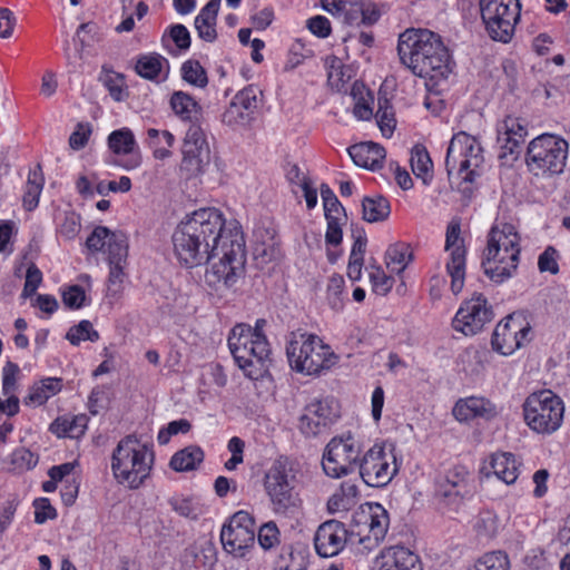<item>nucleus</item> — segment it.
<instances>
[{
    "label": "nucleus",
    "instance_id": "obj_61",
    "mask_svg": "<svg viewBox=\"0 0 570 570\" xmlns=\"http://www.w3.org/2000/svg\"><path fill=\"white\" fill-rule=\"evenodd\" d=\"M558 252L552 247H547L538 258V268L541 273L549 272L550 274H557L559 272V265L557 262Z\"/></svg>",
    "mask_w": 570,
    "mask_h": 570
},
{
    "label": "nucleus",
    "instance_id": "obj_48",
    "mask_svg": "<svg viewBox=\"0 0 570 570\" xmlns=\"http://www.w3.org/2000/svg\"><path fill=\"white\" fill-rule=\"evenodd\" d=\"M169 40L180 50H188L190 48V33L184 24L177 23L168 28V31L163 36V45L167 46Z\"/></svg>",
    "mask_w": 570,
    "mask_h": 570
},
{
    "label": "nucleus",
    "instance_id": "obj_5",
    "mask_svg": "<svg viewBox=\"0 0 570 570\" xmlns=\"http://www.w3.org/2000/svg\"><path fill=\"white\" fill-rule=\"evenodd\" d=\"M154 451L134 435L121 439L111 456V470L119 483L138 489L149 476Z\"/></svg>",
    "mask_w": 570,
    "mask_h": 570
},
{
    "label": "nucleus",
    "instance_id": "obj_18",
    "mask_svg": "<svg viewBox=\"0 0 570 570\" xmlns=\"http://www.w3.org/2000/svg\"><path fill=\"white\" fill-rule=\"evenodd\" d=\"M445 252L450 254L446 263V272L451 277V291L459 294L465 279L466 249L464 240L461 238V225L458 220H452L446 227Z\"/></svg>",
    "mask_w": 570,
    "mask_h": 570
},
{
    "label": "nucleus",
    "instance_id": "obj_15",
    "mask_svg": "<svg viewBox=\"0 0 570 570\" xmlns=\"http://www.w3.org/2000/svg\"><path fill=\"white\" fill-rule=\"evenodd\" d=\"M354 522L358 543L370 552L385 538L390 520L387 511L380 503H373L355 513Z\"/></svg>",
    "mask_w": 570,
    "mask_h": 570
},
{
    "label": "nucleus",
    "instance_id": "obj_53",
    "mask_svg": "<svg viewBox=\"0 0 570 570\" xmlns=\"http://www.w3.org/2000/svg\"><path fill=\"white\" fill-rule=\"evenodd\" d=\"M112 232L105 226H97L86 240V247L91 253L100 252L107 246Z\"/></svg>",
    "mask_w": 570,
    "mask_h": 570
},
{
    "label": "nucleus",
    "instance_id": "obj_10",
    "mask_svg": "<svg viewBox=\"0 0 570 570\" xmlns=\"http://www.w3.org/2000/svg\"><path fill=\"white\" fill-rule=\"evenodd\" d=\"M363 453L362 442L351 433L334 436L326 444L322 466L325 474L340 479L354 473Z\"/></svg>",
    "mask_w": 570,
    "mask_h": 570
},
{
    "label": "nucleus",
    "instance_id": "obj_4",
    "mask_svg": "<svg viewBox=\"0 0 570 570\" xmlns=\"http://www.w3.org/2000/svg\"><path fill=\"white\" fill-rule=\"evenodd\" d=\"M228 347L237 366L250 380L266 372L271 345L265 334L252 331L247 324L235 325L228 335Z\"/></svg>",
    "mask_w": 570,
    "mask_h": 570
},
{
    "label": "nucleus",
    "instance_id": "obj_56",
    "mask_svg": "<svg viewBox=\"0 0 570 570\" xmlns=\"http://www.w3.org/2000/svg\"><path fill=\"white\" fill-rule=\"evenodd\" d=\"M19 366L16 363L7 362L2 371V392L3 395H16L17 375Z\"/></svg>",
    "mask_w": 570,
    "mask_h": 570
},
{
    "label": "nucleus",
    "instance_id": "obj_12",
    "mask_svg": "<svg viewBox=\"0 0 570 570\" xmlns=\"http://www.w3.org/2000/svg\"><path fill=\"white\" fill-rule=\"evenodd\" d=\"M480 11L490 38L509 42L520 19V0H480Z\"/></svg>",
    "mask_w": 570,
    "mask_h": 570
},
{
    "label": "nucleus",
    "instance_id": "obj_36",
    "mask_svg": "<svg viewBox=\"0 0 570 570\" xmlns=\"http://www.w3.org/2000/svg\"><path fill=\"white\" fill-rule=\"evenodd\" d=\"M412 259L413 249L409 243H395L391 245L385 253L386 265L395 273H402Z\"/></svg>",
    "mask_w": 570,
    "mask_h": 570
},
{
    "label": "nucleus",
    "instance_id": "obj_27",
    "mask_svg": "<svg viewBox=\"0 0 570 570\" xmlns=\"http://www.w3.org/2000/svg\"><path fill=\"white\" fill-rule=\"evenodd\" d=\"M490 466L500 481L511 485L521 473L522 461L511 452H495L491 455Z\"/></svg>",
    "mask_w": 570,
    "mask_h": 570
},
{
    "label": "nucleus",
    "instance_id": "obj_45",
    "mask_svg": "<svg viewBox=\"0 0 570 570\" xmlns=\"http://www.w3.org/2000/svg\"><path fill=\"white\" fill-rule=\"evenodd\" d=\"M375 116L382 134L386 137L392 136L396 120L393 107L386 98H379V108Z\"/></svg>",
    "mask_w": 570,
    "mask_h": 570
},
{
    "label": "nucleus",
    "instance_id": "obj_32",
    "mask_svg": "<svg viewBox=\"0 0 570 570\" xmlns=\"http://www.w3.org/2000/svg\"><path fill=\"white\" fill-rule=\"evenodd\" d=\"M98 80L108 90L115 101L120 102L128 98V87L122 73L116 72L107 66H102Z\"/></svg>",
    "mask_w": 570,
    "mask_h": 570
},
{
    "label": "nucleus",
    "instance_id": "obj_41",
    "mask_svg": "<svg viewBox=\"0 0 570 570\" xmlns=\"http://www.w3.org/2000/svg\"><path fill=\"white\" fill-rule=\"evenodd\" d=\"M109 264H127L128 244L125 235L114 233L107 243Z\"/></svg>",
    "mask_w": 570,
    "mask_h": 570
},
{
    "label": "nucleus",
    "instance_id": "obj_2",
    "mask_svg": "<svg viewBox=\"0 0 570 570\" xmlns=\"http://www.w3.org/2000/svg\"><path fill=\"white\" fill-rule=\"evenodd\" d=\"M397 52L415 76L439 78L449 71V50L441 36L429 29L405 30L399 37Z\"/></svg>",
    "mask_w": 570,
    "mask_h": 570
},
{
    "label": "nucleus",
    "instance_id": "obj_59",
    "mask_svg": "<svg viewBox=\"0 0 570 570\" xmlns=\"http://www.w3.org/2000/svg\"><path fill=\"white\" fill-rule=\"evenodd\" d=\"M344 278L341 275H333L327 285V299L333 308H341L343 303L341 295L344 291Z\"/></svg>",
    "mask_w": 570,
    "mask_h": 570
},
{
    "label": "nucleus",
    "instance_id": "obj_14",
    "mask_svg": "<svg viewBox=\"0 0 570 570\" xmlns=\"http://www.w3.org/2000/svg\"><path fill=\"white\" fill-rule=\"evenodd\" d=\"M356 471L366 485L386 487L399 471L393 445L387 449L385 443H375L367 451H363Z\"/></svg>",
    "mask_w": 570,
    "mask_h": 570
},
{
    "label": "nucleus",
    "instance_id": "obj_7",
    "mask_svg": "<svg viewBox=\"0 0 570 570\" xmlns=\"http://www.w3.org/2000/svg\"><path fill=\"white\" fill-rule=\"evenodd\" d=\"M295 474L286 456L277 458L266 471L264 489L275 514L288 517L298 509L301 500L295 492Z\"/></svg>",
    "mask_w": 570,
    "mask_h": 570
},
{
    "label": "nucleus",
    "instance_id": "obj_9",
    "mask_svg": "<svg viewBox=\"0 0 570 570\" xmlns=\"http://www.w3.org/2000/svg\"><path fill=\"white\" fill-rule=\"evenodd\" d=\"M524 422L538 434L550 435L563 422V401L550 390L531 393L522 405Z\"/></svg>",
    "mask_w": 570,
    "mask_h": 570
},
{
    "label": "nucleus",
    "instance_id": "obj_58",
    "mask_svg": "<svg viewBox=\"0 0 570 570\" xmlns=\"http://www.w3.org/2000/svg\"><path fill=\"white\" fill-rule=\"evenodd\" d=\"M35 507V522L38 524H42L48 520H53L57 518V511L51 505L49 499L40 498L36 499L33 502Z\"/></svg>",
    "mask_w": 570,
    "mask_h": 570
},
{
    "label": "nucleus",
    "instance_id": "obj_42",
    "mask_svg": "<svg viewBox=\"0 0 570 570\" xmlns=\"http://www.w3.org/2000/svg\"><path fill=\"white\" fill-rule=\"evenodd\" d=\"M99 337V333L94 328L91 322L87 320L71 326L66 334V338L75 346H78L82 341L97 342Z\"/></svg>",
    "mask_w": 570,
    "mask_h": 570
},
{
    "label": "nucleus",
    "instance_id": "obj_50",
    "mask_svg": "<svg viewBox=\"0 0 570 570\" xmlns=\"http://www.w3.org/2000/svg\"><path fill=\"white\" fill-rule=\"evenodd\" d=\"M80 216L75 212H65L59 222V233L67 239H73L80 230Z\"/></svg>",
    "mask_w": 570,
    "mask_h": 570
},
{
    "label": "nucleus",
    "instance_id": "obj_22",
    "mask_svg": "<svg viewBox=\"0 0 570 570\" xmlns=\"http://www.w3.org/2000/svg\"><path fill=\"white\" fill-rule=\"evenodd\" d=\"M338 417L333 402L327 400H314L306 405L305 412L299 417L298 429L306 436H315Z\"/></svg>",
    "mask_w": 570,
    "mask_h": 570
},
{
    "label": "nucleus",
    "instance_id": "obj_52",
    "mask_svg": "<svg viewBox=\"0 0 570 570\" xmlns=\"http://www.w3.org/2000/svg\"><path fill=\"white\" fill-rule=\"evenodd\" d=\"M498 132L524 140L528 131L519 118L508 116L498 127Z\"/></svg>",
    "mask_w": 570,
    "mask_h": 570
},
{
    "label": "nucleus",
    "instance_id": "obj_63",
    "mask_svg": "<svg viewBox=\"0 0 570 570\" xmlns=\"http://www.w3.org/2000/svg\"><path fill=\"white\" fill-rule=\"evenodd\" d=\"M475 528L479 534L491 538L498 531V518L492 512H483L479 515Z\"/></svg>",
    "mask_w": 570,
    "mask_h": 570
},
{
    "label": "nucleus",
    "instance_id": "obj_49",
    "mask_svg": "<svg viewBox=\"0 0 570 570\" xmlns=\"http://www.w3.org/2000/svg\"><path fill=\"white\" fill-rule=\"evenodd\" d=\"M308 561L303 552L288 548L281 554L276 570H307Z\"/></svg>",
    "mask_w": 570,
    "mask_h": 570
},
{
    "label": "nucleus",
    "instance_id": "obj_28",
    "mask_svg": "<svg viewBox=\"0 0 570 570\" xmlns=\"http://www.w3.org/2000/svg\"><path fill=\"white\" fill-rule=\"evenodd\" d=\"M169 104L171 110L180 120L202 126L203 108L191 95L184 91H174Z\"/></svg>",
    "mask_w": 570,
    "mask_h": 570
},
{
    "label": "nucleus",
    "instance_id": "obj_30",
    "mask_svg": "<svg viewBox=\"0 0 570 570\" xmlns=\"http://www.w3.org/2000/svg\"><path fill=\"white\" fill-rule=\"evenodd\" d=\"M88 416L86 414L63 415L57 417L50 424V432L58 438L79 439L88 426Z\"/></svg>",
    "mask_w": 570,
    "mask_h": 570
},
{
    "label": "nucleus",
    "instance_id": "obj_19",
    "mask_svg": "<svg viewBox=\"0 0 570 570\" xmlns=\"http://www.w3.org/2000/svg\"><path fill=\"white\" fill-rule=\"evenodd\" d=\"M473 492L474 482L464 465H453L436 481L435 495L448 504H459Z\"/></svg>",
    "mask_w": 570,
    "mask_h": 570
},
{
    "label": "nucleus",
    "instance_id": "obj_39",
    "mask_svg": "<svg viewBox=\"0 0 570 570\" xmlns=\"http://www.w3.org/2000/svg\"><path fill=\"white\" fill-rule=\"evenodd\" d=\"M165 62L167 60L158 53L144 55L138 58L135 69L140 77L155 80L160 75Z\"/></svg>",
    "mask_w": 570,
    "mask_h": 570
},
{
    "label": "nucleus",
    "instance_id": "obj_13",
    "mask_svg": "<svg viewBox=\"0 0 570 570\" xmlns=\"http://www.w3.org/2000/svg\"><path fill=\"white\" fill-rule=\"evenodd\" d=\"M256 523L244 510L235 512L223 524L220 542L224 551L236 559H248L255 547Z\"/></svg>",
    "mask_w": 570,
    "mask_h": 570
},
{
    "label": "nucleus",
    "instance_id": "obj_54",
    "mask_svg": "<svg viewBox=\"0 0 570 570\" xmlns=\"http://www.w3.org/2000/svg\"><path fill=\"white\" fill-rule=\"evenodd\" d=\"M370 279L374 293L383 296L392 289L394 283V279L391 276H387L381 267H375L370 273Z\"/></svg>",
    "mask_w": 570,
    "mask_h": 570
},
{
    "label": "nucleus",
    "instance_id": "obj_21",
    "mask_svg": "<svg viewBox=\"0 0 570 570\" xmlns=\"http://www.w3.org/2000/svg\"><path fill=\"white\" fill-rule=\"evenodd\" d=\"M348 540L345 524L337 520H327L316 530L314 547L322 558H332L343 551Z\"/></svg>",
    "mask_w": 570,
    "mask_h": 570
},
{
    "label": "nucleus",
    "instance_id": "obj_25",
    "mask_svg": "<svg viewBox=\"0 0 570 570\" xmlns=\"http://www.w3.org/2000/svg\"><path fill=\"white\" fill-rule=\"evenodd\" d=\"M452 413L460 422H468L478 417L490 421L498 415L494 403L485 397L469 396L460 399L453 406Z\"/></svg>",
    "mask_w": 570,
    "mask_h": 570
},
{
    "label": "nucleus",
    "instance_id": "obj_31",
    "mask_svg": "<svg viewBox=\"0 0 570 570\" xmlns=\"http://www.w3.org/2000/svg\"><path fill=\"white\" fill-rule=\"evenodd\" d=\"M358 488L351 482H343L330 497L327 510L330 513L348 511L357 503Z\"/></svg>",
    "mask_w": 570,
    "mask_h": 570
},
{
    "label": "nucleus",
    "instance_id": "obj_20",
    "mask_svg": "<svg viewBox=\"0 0 570 570\" xmlns=\"http://www.w3.org/2000/svg\"><path fill=\"white\" fill-rule=\"evenodd\" d=\"M184 169L199 174L209 161V147L200 125H189L181 147Z\"/></svg>",
    "mask_w": 570,
    "mask_h": 570
},
{
    "label": "nucleus",
    "instance_id": "obj_43",
    "mask_svg": "<svg viewBox=\"0 0 570 570\" xmlns=\"http://www.w3.org/2000/svg\"><path fill=\"white\" fill-rule=\"evenodd\" d=\"M183 79L198 88H204L208 83L207 72L198 60H187L181 66Z\"/></svg>",
    "mask_w": 570,
    "mask_h": 570
},
{
    "label": "nucleus",
    "instance_id": "obj_51",
    "mask_svg": "<svg viewBox=\"0 0 570 570\" xmlns=\"http://www.w3.org/2000/svg\"><path fill=\"white\" fill-rule=\"evenodd\" d=\"M169 504H170L171 509L176 513H178L180 517H184V518H187L190 520L198 519V517L200 514V510L197 507V504H195L193 502V500L187 499V498H171L169 500Z\"/></svg>",
    "mask_w": 570,
    "mask_h": 570
},
{
    "label": "nucleus",
    "instance_id": "obj_29",
    "mask_svg": "<svg viewBox=\"0 0 570 570\" xmlns=\"http://www.w3.org/2000/svg\"><path fill=\"white\" fill-rule=\"evenodd\" d=\"M220 2L222 0H209L195 18L197 36L206 42H214L217 39L216 23Z\"/></svg>",
    "mask_w": 570,
    "mask_h": 570
},
{
    "label": "nucleus",
    "instance_id": "obj_23",
    "mask_svg": "<svg viewBox=\"0 0 570 570\" xmlns=\"http://www.w3.org/2000/svg\"><path fill=\"white\" fill-rule=\"evenodd\" d=\"M373 570H424L422 560L404 546L384 548L374 560Z\"/></svg>",
    "mask_w": 570,
    "mask_h": 570
},
{
    "label": "nucleus",
    "instance_id": "obj_6",
    "mask_svg": "<svg viewBox=\"0 0 570 570\" xmlns=\"http://www.w3.org/2000/svg\"><path fill=\"white\" fill-rule=\"evenodd\" d=\"M289 365L296 372L313 375L328 370L337 356L327 344L314 334H294L286 346Z\"/></svg>",
    "mask_w": 570,
    "mask_h": 570
},
{
    "label": "nucleus",
    "instance_id": "obj_34",
    "mask_svg": "<svg viewBox=\"0 0 570 570\" xmlns=\"http://www.w3.org/2000/svg\"><path fill=\"white\" fill-rule=\"evenodd\" d=\"M62 380L59 377H46L39 383H36L29 391L28 396L24 399L26 404L42 405L50 397L55 396L61 391Z\"/></svg>",
    "mask_w": 570,
    "mask_h": 570
},
{
    "label": "nucleus",
    "instance_id": "obj_62",
    "mask_svg": "<svg viewBox=\"0 0 570 570\" xmlns=\"http://www.w3.org/2000/svg\"><path fill=\"white\" fill-rule=\"evenodd\" d=\"M41 282L42 273L35 264H31L27 269L26 282L22 289V297L27 298L32 296L37 292Z\"/></svg>",
    "mask_w": 570,
    "mask_h": 570
},
{
    "label": "nucleus",
    "instance_id": "obj_46",
    "mask_svg": "<svg viewBox=\"0 0 570 570\" xmlns=\"http://www.w3.org/2000/svg\"><path fill=\"white\" fill-rule=\"evenodd\" d=\"M258 94L259 89L250 85L239 90L232 100L253 118L258 106Z\"/></svg>",
    "mask_w": 570,
    "mask_h": 570
},
{
    "label": "nucleus",
    "instance_id": "obj_57",
    "mask_svg": "<svg viewBox=\"0 0 570 570\" xmlns=\"http://www.w3.org/2000/svg\"><path fill=\"white\" fill-rule=\"evenodd\" d=\"M361 7L362 26L371 27L377 23L382 17L380 6L371 0H361Z\"/></svg>",
    "mask_w": 570,
    "mask_h": 570
},
{
    "label": "nucleus",
    "instance_id": "obj_38",
    "mask_svg": "<svg viewBox=\"0 0 570 570\" xmlns=\"http://www.w3.org/2000/svg\"><path fill=\"white\" fill-rule=\"evenodd\" d=\"M411 167L417 178L428 183L432 178L433 163L425 147L416 145L411 151Z\"/></svg>",
    "mask_w": 570,
    "mask_h": 570
},
{
    "label": "nucleus",
    "instance_id": "obj_17",
    "mask_svg": "<svg viewBox=\"0 0 570 570\" xmlns=\"http://www.w3.org/2000/svg\"><path fill=\"white\" fill-rule=\"evenodd\" d=\"M530 335L531 326L522 315H509L495 326L491 345L495 352L508 356L529 343Z\"/></svg>",
    "mask_w": 570,
    "mask_h": 570
},
{
    "label": "nucleus",
    "instance_id": "obj_47",
    "mask_svg": "<svg viewBox=\"0 0 570 570\" xmlns=\"http://www.w3.org/2000/svg\"><path fill=\"white\" fill-rule=\"evenodd\" d=\"M252 119L253 118L249 114L243 111L242 108L233 100H230L229 105L220 116L222 122L232 128L244 127L248 125Z\"/></svg>",
    "mask_w": 570,
    "mask_h": 570
},
{
    "label": "nucleus",
    "instance_id": "obj_24",
    "mask_svg": "<svg viewBox=\"0 0 570 570\" xmlns=\"http://www.w3.org/2000/svg\"><path fill=\"white\" fill-rule=\"evenodd\" d=\"M109 149L118 156L126 158L118 163L119 166L127 170L135 169L141 164V155L132 131L129 128L114 130L108 136Z\"/></svg>",
    "mask_w": 570,
    "mask_h": 570
},
{
    "label": "nucleus",
    "instance_id": "obj_55",
    "mask_svg": "<svg viewBox=\"0 0 570 570\" xmlns=\"http://www.w3.org/2000/svg\"><path fill=\"white\" fill-rule=\"evenodd\" d=\"M86 293L79 285H71L62 291L63 304L72 309H79L85 305Z\"/></svg>",
    "mask_w": 570,
    "mask_h": 570
},
{
    "label": "nucleus",
    "instance_id": "obj_11",
    "mask_svg": "<svg viewBox=\"0 0 570 570\" xmlns=\"http://www.w3.org/2000/svg\"><path fill=\"white\" fill-rule=\"evenodd\" d=\"M483 161V148L474 136L460 131L452 137L445 157L449 175L458 170L463 181L473 183Z\"/></svg>",
    "mask_w": 570,
    "mask_h": 570
},
{
    "label": "nucleus",
    "instance_id": "obj_1",
    "mask_svg": "<svg viewBox=\"0 0 570 570\" xmlns=\"http://www.w3.org/2000/svg\"><path fill=\"white\" fill-rule=\"evenodd\" d=\"M171 243L178 262L196 267L218 257L206 272V282L217 289L233 287L244 274L245 238L240 224L227 222L215 207L194 210L177 225Z\"/></svg>",
    "mask_w": 570,
    "mask_h": 570
},
{
    "label": "nucleus",
    "instance_id": "obj_64",
    "mask_svg": "<svg viewBox=\"0 0 570 570\" xmlns=\"http://www.w3.org/2000/svg\"><path fill=\"white\" fill-rule=\"evenodd\" d=\"M195 568L197 570H210L217 562L216 549L212 546L203 548L195 556Z\"/></svg>",
    "mask_w": 570,
    "mask_h": 570
},
{
    "label": "nucleus",
    "instance_id": "obj_3",
    "mask_svg": "<svg viewBox=\"0 0 570 570\" xmlns=\"http://www.w3.org/2000/svg\"><path fill=\"white\" fill-rule=\"evenodd\" d=\"M520 235L514 225L497 222L488 235L482 267L494 283L502 284L517 274L520 263Z\"/></svg>",
    "mask_w": 570,
    "mask_h": 570
},
{
    "label": "nucleus",
    "instance_id": "obj_44",
    "mask_svg": "<svg viewBox=\"0 0 570 570\" xmlns=\"http://www.w3.org/2000/svg\"><path fill=\"white\" fill-rule=\"evenodd\" d=\"M257 541L264 551H269L281 544V531L274 521L263 523L257 530Z\"/></svg>",
    "mask_w": 570,
    "mask_h": 570
},
{
    "label": "nucleus",
    "instance_id": "obj_33",
    "mask_svg": "<svg viewBox=\"0 0 570 570\" xmlns=\"http://www.w3.org/2000/svg\"><path fill=\"white\" fill-rule=\"evenodd\" d=\"M204 461V451L197 445H189L177 451L170 459L169 466L177 472L196 470Z\"/></svg>",
    "mask_w": 570,
    "mask_h": 570
},
{
    "label": "nucleus",
    "instance_id": "obj_40",
    "mask_svg": "<svg viewBox=\"0 0 570 570\" xmlns=\"http://www.w3.org/2000/svg\"><path fill=\"white\" fill-rule=\"evenodd\" d=\"M468 570H510V561L507 553L493 551L480 557Z\"/></svg>",
    "mask_w": 570,
    "mask_h": 570
},
{
    "label": "nucleus",
    "instance_id": "obj_16",
    "mask_svg": "<svg viewBox=\"0 0 570 570\" xmlns=\"http://www.w3.org/2000/svg\"><path fill=\"white\" fill-rule=\"evenodd\" d=\"M494 317L492 305L481 293H474L465 299L453 318L455 331L464 335H475Z\"/></svg>",
    "mask_w": 570,
    "mask_h": 570
},
{
    "label": "nucleus",
    "instance_id": "obj_37",
    "mask_svg": "<svg viewBox=\"0 0 570 570\" xmlns=\"http://www.w3.org/2000/svg\"><path fill=\"white\" fill-rule=\"evenodd\" d=\"M43 176L41 167L38 165L35 169L29 171L26 190L23 195V206L28 210H32L38 206L39 197L43 188Z\"/></svg>",
    "mask_w": 570,
    "mask_h": 570
},
{
    "label": "nucleus",
    "instance_id": "obj_60",
    "mask_svg": "<svg viewBox=\"0 0 570 570\" xmlns=\"http://www.w3.org/2000/svg\"><path fill=\"white\" fill-rule=\"evenodd\" d=\"M191 429V424L186 419H180L176 421H171L168 423L167 428L164 430H160L158 433V442L160 444H166L171 435H176L178 433H187Z\"/></svg>",
    "mask_w": 570,
    "mask_h": 570
},
{
    "label": "nucleus",
    "instance_id": "obj_35",
    "mask_svg": "<svg viewBox=\"0 0 570 570\" xmlns=\"http://www.w3.org/2000/svg\"><path fill=\"white\" fill-rule=\"evenodd\" d=\"M391 214L390 202L381 196H366L362 200L363 219L367 223H380L389 218Z\"/></svg>",
    "mask_w": 570,
    "mask_h": 570
},
{
    "label": "nucleus",
    "instance_id": "obj_26",
    "mask_svg": "<svg viewBox=\"0 0 570 570\" xmlns=\"http://www.w3.org/2000/svg\"><path fill=\"white\" fill-rule=\"evenodd\" d=\"M347 151L356 166L370 170L382 168L386 156L385 149L373 141L355 144Z\"/></svg>",
    "mask_w": 570,
    "mask_h": 570
},
{
    "label": "nucleus",
    "instance_id": "obj_8",
    "mask_svg": "<svg viewBox=\"0 0 570 570\" xmlns=\"http://www.w3.org/2000/svg\"><path fill=\"white\" fill-rule=\"evenodd\" d=\"M569 145L557 135L542 134L532 139L527 149L525 163L534 176L559 175L566 167Z\"/></svg>",
    "mask_w": 570,
    "mask_h": 570
}]
</instances>
